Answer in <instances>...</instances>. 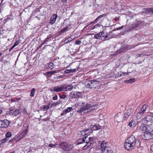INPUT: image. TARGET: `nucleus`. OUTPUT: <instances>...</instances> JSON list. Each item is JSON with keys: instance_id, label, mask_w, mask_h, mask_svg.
Listing matches in <instances>:
<instances>
[{"instance_id": "nucleus-53", "label": "nucleus", "mask_w": 153, "mask_h": 153, "mask_svg": "<svg viewBox=\"0 0 153 153\" xmlns=\"http://www.w3.org/2000/svg\"><path fill=\"white\" fill-rule=\"evenodd\" d=\"M19 41H17L15 42L14 45L16 46L19 44Z\"/></svg>"}, {"instance_id": "nucleus-27", "label": "nucleus", "mask_w": 153, "mask_h": 153, "mask_svg": "<svg viewBox=\"0 0 153 153\" xmlns=\"http://www.w3.org/2000/svg\"><path fill=\"white\" fill-rule=\"evenodd\" d=\"M40 11V10H39L38 9H36L33 11L32 16H36L37 15V13L38 12H39Z\"/></svg>"}, {"instance_id": "nucleus-28", "label": "nucleus", "mask_w": 153, "mask_h": 153, "mask_svg": "<svg viewBox=\"0 0 153 153\" xmlns=\"http://www.w3.org/2000/svg\"><path fill=\"white\" fill-rule=\"evenodd\" d=\"M135 82V79L134 78L130 79L124 81V82L129 83H132Z\"/></svg>"}, {"instance_id": "nucleus-7", "label": "nucleus", "mask_w": 153, "mask_h": 153, "mask_svg": "<svg viewBox=\"0 0 153 153\" xmlns=\"http://www.w3.org/2000/svg\"><path fill=\"white\" fill-rule=\"evenodd\" d=\"M133 109L132 108H128L125 112L123 115V118L125 119H127L131 115L133 111Z\"/></svg>"}, {"instance_id": "nucleus-26", "label": "nucleus", "mask_w": 153, "mask_h": 153, "mask_svg": "<svg viewBox=\"0 0 153 153\" xmlns=\"http://www.w3.org/2000/svg\"><path fill=\"white\" fill-rule=\"evenodd\" d=\"M106 144V142H105V141H103L101 143V146L102 148V149H103L104 148H106L107 147H108V146H107Z\"/></svg>"}, {"instance_id": "nucleus-52", "label": "nucleus", "mask_w": 153, "mask_h": 153, "mask_svg": "<svg viewBox=\"0 0 153 153\" xmlns=\"http://www.w3.org/2000/svg\"><path fill=\"white\" fill-rule=\"evenodd\" d=\"M66 97V96L65 95H62L60 96V97L61 99H64Z\"/></svg>"}, {"instance_id": "nucleus-33", "label": "nucleus", "mask_w": 153, "mask_h": 153, "mask_svg": "<svg viewBox=\"0 0 153 153\" xmlns=\"http://www.w3.org/2000/svg\"><path fill=\"white\" fill-rule=\"evenodd\" d=\"M143 113L140 111L137 114L136 117L137 119L140 118L142 115H143Z\"/></svg>"}, {"instance_id": "nucleus-14", "label": "nucleus", "mask_w": 153, "mask_h": 153, "mask_svg": "<svg viewBox=\"0 0 153 153\" xmlns=\"http://www.w3.org/2000/svg\"><path fill=\"white\" fill-rule=\"evenodd\" d=\"M9 124V121L7 120H1V128H6Z\"/></svg>"}, {"instance_id": "nucleus-35", "label": "nucleus", "mask_w": 153, "mask_h": 153, "mask_svg": "<svg viewBox=\"0 0 153 153\" xmlns=\"http://www.w3.org/2000/svg\"><path fill=\"white\" fill-rule=\"evenodd\" d=\"M27 131H28V128H27L23 131L22 133V134L23 135L24 137H25L26 136V135L27 134Z\"/></svg>"}, {"instance_id": "nucleus-16", "label": "nucleus", "mask_w": 153, "mask_h": 153, "mask_svg": "<svg viewBox=\"0 0 153 153\" xmlns=\"http://www.w3.org/2000/svg\"><path fill=\"white\" fill-rule=\"evenodd\" d=\"M137 122L135 120L130 119L128 125L130 127L133 128L137 125Z\"/></svg>"}, {"instance_id": "nucleus-31", "label": "nucleus", "mask_w": 153, "mask_h": 153, "mask_svg": "<svg viewBox=\"0 0 153 153\" xmlns=\"http://www.w3.org/2000/svg\"><path fill=\"white\" fill-rule=\"evenodd\" d=\"M147 108V106L146 105H144L143 107L141 108L140 111L143 112V113L146 111V109Z\"/></svg>"}, {"instance_id": "nucleus-12", "label": "nucleus", "mask_w": 153, "mask_h": 153, "mask_svg": "<svg viewBox=\"0 0 153 153\" xmlns=\"http://www.w3.org/2000/svg\"><path fill=\"white\" fill-rule=\"evenodd\" d=\"M88 137V136H86L83 137V138H80L77 141V144H79L83 143H85L88 144V142L86 139Z\"/></svg>"}, {"instance_id": "nucleus-63", "label": "nucleus", "mask_w": 153, "mask_h": 153, "mask_svg": "<svg viewBox=\"0 0 153 153\" xmlns=\"http://www.w3.org/2000/svg\"><path fill=\"white\" fill-rule=\"evenodd\" d=\"M57 104L56 103H53L51 104V105H56Z\"/></svg>"}, {"instance_id": "nucleus-39", "label": "nucleus", "mask_w": 153, "mask_h": 153, "mask_svg": "<svg viewBox=\"0 0 153 153\" xmlns=\"http://www.w3.org/2000/svg\"><path fill=\"white\" fill-rule=\"evenodd\" d=\"M91 145L90 144V145H88V144H87L85 145L82 148V149L83 150H85L87 149H88V148H89V147Z\"/></svg>"}, {"instance_id": "nucleus-18", "label": "nucleus", "mask_w": 153, "mask_h": 153, "mask_svg": "<svg viewBox=\"0 0 153 153\" xmlns=\"http://www.w3.org/2000/svg\"><path fill=\"white\" fill-rule=\"evenodd\" d=\"M147 126H146L148 131H152L153 128V121L150 123H148Z\"/></svg>"}, {"instance_id": "nucleus-55", "label": "nucleus", "mask_w": 153, "mask_h": 153, "mask_svg": "<svg viewBox=\"0 0 153 153\" xmlns=\"http://www.w3.org/2000/svg\"><path fill=\"white\" fill-rule=\"evenodd\" d=\"M122 52L121 51V50H118L117 52V54H118V53H121V52Z\"/></svg>"}, {"instance_id": "nucleus-48", "label": "nucleus", "mask_w": 153, "mask_h": 153, "mask_svg": "<svg viewBox=\"0 0 153 153\" xmlns=\"http://www.w3.org/2000/svg\"><path fill=\"white\" fill-rule=\"evenodd\" d=\"M14 140H16V138H14L13 139L10 140L9 141V143H12L13 142V141Z\"/></svg>"}, {"instance_id": "nucleus-3", "label": "nucleus", "mask_w": 153, "mask_h": 153, "mask_svg": "<svg viewBox=\"0 0 153 153\" xmlns=\"http://www.w3.org/2000/svg\"><path fill=\"white\" fill-rule=\"evenodd\" d=\"M153 121V117L151 116L147 115L144 118H142L140 121H138V124L141 123L143 125H146L148 123H150Z\"/></svg>"}, {"instance_id": "nucleus-22", "label": "nucleus", "mask_w": 153, "mask_h": 153, "mask_svg": "<svg viewBox=\"0 0 153 153\" xmlns=\"http://www.w3.org/2000/svg\"><path fill=\"white\" fill-rule=\"evenodd\" d=\"M65 89L64 91H71L73 88V86L72 85H68L66 86L64 85Z\"/></svg>"}, {"instance_id": "nucleus-49", "label": "nucleus", "mask_w": 153, "mask_h": 153, "mask_svg": "<svg viewBox=\"0 0 153 153\" xmlns=\"http://www.w3.org/2000/svg\"><path fill=\"white\" fill-rule=\"evenodd\" d=\"M56 145V144L53 145L51 143V144H49V146L51 148H52V147L55 148Z\"/></svg>"}, {"instance_id": "nucleus-43", "label": "nucleus", "mask_w": 153, "mask_h": 153, "mask_svg": "<svg viewBox=\"0 0 153 153\" xmlns=\"http://www.w3.org/2000/svg\"><path fill=\"white\" fill-rule=\"evenodd\" d=\"M124 27V26H123L120 27H119L115 28L113 30L116 31V30H121L123 27Z\"/></svg>"}, {"instance_id": "nucleus-37", "label": "nucleus", "mask_w": 153, "mask_h": 153, "mask_svg": "<svg viewBox=\"0 0 153 153\" xmlns=\"http://www.w3.org/2000/svg\"><path fill=\"white\" fill-rule=\"evenodd\" d=\"M5 135L6 138H8L12 136V133L10 132H8L6 133Z\"/></svg>"}, {"instance_id": "nucleus-13", "label": "nucleus", "mask_w": 153, "mask_h": 153, "mask_svg": "<svg viewBox=\"0 0 153 153\" xmlns=\"http://www.w3.org/2000/svg\"><path fill=\"white\" fill-rule=\"evenodd\" d=\"M115 120L117 122L120 123L122 120H125L126 119L123 118V116L121 114V113H119L115 116Z\"/></svg>"}, {"instance_id": "nucleus-20", "label": "nucleus", "mask_w": 153, "mask_h": 153, "mask_svg": "<svg viewBox=\"0 0 153 153\" xmlns=\"http://www.w3.org/2000/svg\"><path fill=\"white\" fill-rule=\"evenodd\" d=\"M102 26L100 24H97L95 25L94 27L91 28V30L96 29L97 30H100L101 28V27Z\"/></svg>"}, {"instance_id": "nucleus-54", "label": "nucleus", "mask_w": 153, "mask_h": 153, "mask_svg": "<svg viewBox=\"0 0 153 153\" xmlns=\"http://www.w3.org/2000/svg\"><path fill=\"white\" fill-rule=\"evenodd\" d=\"M151 153H153V144L151 146Z\"/></svg>"}, {"instance_id": "nucleus-58", "label": "nucleus", "mask_w": 153, "mask_h": 153, "mask_svg": "<svg viewBox=\"0 0 153 153\" xmlns=\"http://www.w3.org/2000/svg\"><path fill=\"white\" fill-rule=\"evenodd\" d=\"M94 127H95L96 130H98L99 129V126H95Z\"/></svg>"}, {"instance_id": "nucleus-42", "label": "nucleus", "mask_w": 153, "mask_h": 153, "mask_svg": "<svg viewBox=\"0 0 153 153\" xmlns=\"http://www.w3.org/2000/svg\"><path fill=\"white\" fill-rule=\"evenodd\" d=\"M68 29V27H65L64 28L62 29L60 31V33H64L66 30H67Z\"/></svg>"}, {"instance_id": "nucleus-46", "label": "nucleus", "mask_w": 153, "mask_h": 153, "mask_svg": "<svg viewBox=\"0 0 153 153\" xmlns=\"http://www.w3.org/2000/svg\"><path fill=\"white\" fill-rule=\"evenodd\" d=\"M75 43L76 45H79L81 44V41L80 40H77L75 42Z\"/></svg>"}, {"instance_id": "nucleus-5", "label": "nucleus", "mask_w": 153, "mask_h": 153, "mask_svg": "<svg viewBox=\"0 0 153 153\" xmlns=\"http://www.w3.org/2000/svg\"><path fill=\"white\" fill-rule=\"evenodd\" d=\"M59 146L62 150L65 151H69L71 150L73 147V146L68 143H62L59 145Z\"/></svg>"}, {"instance_id": "nucleus-41", "label": "nucleus", "mask_w": 153, "mask_h": 153, "mask_svg": "<svg viewBox=\"0 0 153 153\" xmlns=\"http://www.w3.org/2000/svg\"><path fill=\"white\" fill-rule=\"evenodd\" d=\"M108 37V35L107 34H104L102 36V38H103V37L104 38V39L103 40H108V39H107Z\"/></svg>"}, {"instance_id": "nucleus-29", "label": "nucleus", "mask_w": 153, "mask_h": 153, "mask_svg": "<svg viewBox=\"0 0 153 153\" xmlns=\"http://www.w3.org/2000/svg\"><path fill=\"white\" fill-rule=\"evenodd\" d=\"M36 91V89L35 88H33L32 89L30 93V96L31 97H33L35 95V93Z\"/></svg>"}, {"instance_id": "nucleus-10", "label": "nucleus", "mask_w": 153, "mask_h": 153, "mask_svg": "<svg viewBox=\"0 0 153 153\" xmlns=\"http://www.w3.org/2000/svg\"><path fill=\"white\" fill-rule=\"evenodd\" d=\"M20 112L19 110L11 108L10 109L9 114L10 115L14 116H16Z\"/></svg>"}, {"instance_id": "nucleus-17", "label": "nucleus", "mask_w": 153, "mask_h": 153, "mask_svg": "<svg viewBox=\"0 0 153 153\" xmlns=\"http://www.w3.org/2000/svg\"><path fill=\"white\" fill-rule=\"evenodd\" d=\"M57 16L56 14H53L51 17L50 23L51 24H53L55 23L57 19Z\"/></svg>"}, {"instance_id": "nucleus-8", "label": "nucleus", "mask_w": 153, "mask_h": 153, "mask_svg": "<svg viewBox=\"0 0 153 153\" xmlns=\"http://www.w3.org/2000/svg\"><path fill=\"white\" fill-rule=\"evenodd\" d=\"M64 85H57L53 87V90L56 92L64 91L65 89Z\"/></svg>"}, {"instance_id": "nucleus-25", "label": "nucleus", "mask_w": 153, "mask_h": 153, "mask_svg": "<svg viewBox=\"0 0 153 153\" xmlns=\"http://www.w3.org/2000/svg\"><path fill=\"white\" fill-rule=\"evenodd\" d=\"M140 128V130H142L143 132L144 133H145V132L148 131L146 126H141Z\"/></svg>"}, {"instance_id": "nucleus-62", "label": "nucleus", "mask_w": 153, "mask_h": 153, "mask_svg": "<svg viewBox=\"0 0 153 153\" xmlns=\"http://www.w3.org/2000/svg\"><path fill=\"white\" fill-rule=\"evenodd\" d=\"M119 19V18L117 17H115V18H114V20L115 21H116L117 20H118Z\"/></svg>"}, {"instance_id": "nucleus-44", "label": "nucleus", "mask_w": 153, "mask_h": 153, "mask_svg": "<svg viewBox=\"0 0 153 153\" xmlns=\"http://www.w3.org/2000/svg\"><path fill=\"white\" fill-rule=\"evenodd\" d=\"M8 140V138H4V139H2L1 140V141L2 143H5Z\"/></svg>"}, {"instance_id": "nucleus-2", "label": "nucleus", "mask_w": 153, "mask_h": 153, "mask_svg": "<svg viewBox=\"0 0 153 153\" xmlns=\"http://www.w3.org/2000/svg\"><path fill=\"white\" fill-rule=\"evenodd\" d=\"M82 105L84 111H86L85 113L89 112L95 109V107L97 106V105H91L88 103L85 104V102H82Z\"/></svg>"}, {"instance_id": "nucleus-15", "label": "nucleus", "mask_w": 153, "mask_h": 153, "mask_svg": "<svg viewBox=\"0 0 153 153\" xmlns=\"http://www.w3.org/2000/svg\"><path fill=\"white\" fill-rule=\"evenodd\" d=\"M142 13L147 14H153V7L143 9L142 11Z\"/></svg>"}, {"instance_id": "nucleus-9", "label": "nucleus", "mask_w": 153, "mask_h": 153, "mask_svg": "<svg viewBox=\"0 0 153 153\" xmlns=\"http://www.w3.org/2000/svg\"><path fill=\"white\" fill-rule=\"evenodd\" d=\"M124 146L125 149L127 150H132L135 147L132 144L129 143L128 141H126V140L124 143Z\"/></svg>"}, {"instance_id": "nucleus-51", "label": "nucleus", "mask_w": 153, "mask_h": 153, "mask_svg": "<svg viewBox=\"0 0 153 153\" xmlns=\"http://www.w3.org/2000/svg\"><path fill=\"white\" fill-rule=\"evenodd\" d=\"M58 96L57 95H55L53 97V100H56L57 99Z\"/></svg>"}, {"instance_id": "nucleus-38", "label": "nucleus", "mask_w": 153, "mask_h": 153, "mask_svg": "<svg viewBox=\"0 0 153 153\" xmlns=\"http://www.w3.org/2000/svg\"><path fill=\"white\" fill-rule=\"evenodd\" d=\"M73 109L72 107H69L67 109L65 110V111L67 113L70 111L71 110Z\"/></svg>"}, {"instance_id": "nucleus-21", "label": "nucleus", "mask_w": 153, "mask_h": 153, "mask_svg": "<svg viewBox=\"0 0 153 153\" xmlns=\"http://www.w3.org/2000/svg\"><path fill=\"white\" fill-rule=\"evenodd\" d=\"M57 73L56 71H48L46 72L45 75L48 76H50L52 74Z\"/></svg>"}, {"instance_id": "nucleus-30", "label": "nucleus", "mask_w": 153, "mask_h": 153, "mask_svg": "<svg viewBox=\"0 0 153 153\" xmlns=\"http://www.w3.org/2000/svg\"><path fill=\"white\" fill-rule=\"evenodd\" d=\"M84 130L85 131V135H89L92 132V130L90 129L86 130L85 129Z\"/></svg>"}, {"instance_id": "nucleus-47", "label": "nucleus", "mask_w": 153, "mask_h": 153, "mask_svg": "<svg viewBox=\"0 0 153 153\" xmlns=\"http://www.w3.org/2000/svg\"><path fill=\"white\" fill-rule=\"evenodd\" d=\"M83 111H84V110L82 107L80 109H79L77 110V112L79 113H80Z\"/></svg>"}, {"instance_id": "nucleus-45", "label": "nucleus", "mask_w": 153, "mask_h": 153, "mask_svg": "<svg viewBox=\"0 0 153 153\" xmlns=\"http://www.w3.org/2000/svg\"><path fill=\"white\" fill-rule=\"evenodd\" d=\"M104 15H101L100 16H99L97 19H96L95 20V21L94 22H97V20L99 19V18H101V17H102L103 16H104Z\"/></svg>"}, {"instance_id": "nucleus-11", "label": "nucleus", "mask_w": 153, "mask_h": 153, "mask_svg": "<svg viewBox=\"0 0 153 153\" xmlns=\"http://www.w3.org/2000/svg\"><path fill=\"white\" fill-rule=\"evenodd\" d=\"M82 93L80 92H71L70 93L71 96L72 98H76L81 96Z\"/></svg>"}, {"instance_id": "nucleus-64", "label": "nucleus", "mask_w": 153, "mask_h": 153, "mask_svg": "<svg viewBox=\"0 0 153 153\" xmlns=\"http://www.w3.org/2000/svg\"><path fill=\"white\" fill-rule=\"evenodd\" d=\"M35 17L37 18L39 20L40 19V18L38 17L37 16H36Z\"/></svg>"}, {"instance_id": "nucleus-59", "label": "nucleus", "mask_w": 153, "mask_h": 153, "mask_svg": "<svg viewBox=\"0 0 153 153\" xmlns=\"http://www.w3.org/2000/svg\"><path fill=\"white\" fill-rule=\"evenodd\" d=\"M11 101L13 102H15V100L14 99H11Z\"/></svg>"}, {"instance_id": "nucleus-34", "label": "nucleus", "mask_w": 153, "mask_h": 153, "mask_svg": "<svg viewBox=\"0 0 153 153\" xmlns=\"http://www.w3.org/2000/svg\"><path fill=\"white\" fill-rule=\"evenodd\" d=\"M85 131L84 130L82 131H80L78 133V134L80 136H82L85 135Z\"/></svg>"}, {"instance_id": "nucleus-6", "label": "nucleus", "mask_w": 153, "mask_h": 153, "mask_svg": "<svg viewBox=\"0 0 153 153\" xmlns=\"http://www.w3.org/2000/svg\"><path fill=\"white\" fill-rule=\"evenodd\" d=\"M152 131H148L143 134L142 136L143 138L146 140H149L153 138V133H152Z\"/></svg>"}, {"instance_id": "nucleus-40", "label": "nucleus", "mask_w": 153, "mask_h": 153, "mask_svg": "<svg viewBox=\"0 0 153 153\" xmlns=\"http://www.w3.org/2000/svg\"><path fill=\"white\" fill-rule=\"evenodd\" d=\"M53 64L52 62H50L48 64V67L49 68H51V69H53Z\"/></svg>"}, {"instance_id": "nucleus-57", "label": "nucleus", "mask_w": 153, "mask_h": 153, "mask_svg": "<svg viewBox=\"0 0 153 153\" xmlns=\"http://www.w3.org/2000/svg\"><path fill=\"white\" fill-rule=\"evenodd\" d=\"M71 72H74L76 71V69H75L71 70Z\"/></svg>"}, {"instance_id": "nucleus-50", "label": "nucleus", "mask_w": 153, "mask_h": 153, "mask_svg": "<svg viewBox=\"0 0 153 153\" xmlns=\"http://www.w3.org/2000/svg\"><path fill=\"white\" fill-rule=\"evenodd\" d=\"M71 72V70H70L67 69L65 71V74H68Z\"/></svg>"}, {"instance_id": "nucleus-56", "label": "nucleus", "mask_w": 153, "mask_h": 153, "mask_svg": "<svg viewBox=\"0 0 153 153\" xmlns=\"http://www.w3.org/2000/svg\"><path fill=\"white\" fill-rule=\"evenodd\" d=\"M66 114V113L64 111V112H63L62 113H61V116L64 115H65Z\"/></svg>"}, {"instance_id": "nucleus-36", "label": "nucleus", "mask_w": 153, "mask_h": 153, "mask_svg": "<svg viewBox=\"0 0 153 153\" xmlns=\"http://www.w3.org/2000/svg\"><path fill=\"white\" fill-rule=\"evenodd\" d=\"M49 106L48 105H46L43 106L42 109L44 111H46L49 109Z\"/></svg>"}, {"instance_id": "nucleus-61", "label": "nucleus", "mask_w": 153, "mask_h": 153, "mask_svg": "<svg viewBox=\"0 0 153 153\" xmlns=\"http://www.w3.org/2000/svg\"><path fill=\"white\" fill-rule=\"evenodd\" d=\"M90 25V24H89V25H86V26H85V27L83 29V30H86V29H86V28L87 27H88V26Z\"/></svg>"}, {"instance_id": "nucleus-60", "label": "nucleus", "mask_w": 153, "mask_h": 153, "mask_svg": "<svg viewBox=\"0 0 153 153\" xmlns=\"http://www.w3.org/2000/svg\"><path fill=\"white\" fill-rule=\"evenodd\" d=\"M16 46H15V45H13L11 48L10 50H11L13 49Z\"/></svg>"}, {"instance_id": "nucleus-32", "label": "nucleus", "mask_w": 153, "mask_h": 153, "mask_svg": "<svg viewBox=\"0 0 153 153\" xmlns=\"http://www.w3.org/2000/svg\"><path fill=\"white\" fill-rule=\"evenodd\" d=\"M51 39H50V37H47V38H46L44 41L42 43V45H43L45 44V43L47 42H49L51 40Z\"/></svg>"}, {"instance_id": "nucleus-23", "label": "nucleus", "mask_w": 153, "mask_h": 153, "mask_svg": "<svg viewBox=\"0 0 153 153\" xmlns=\"http://www.w3.org/2000/svg\"><path fill=\"white\" fill-rule=\"evenodd\" d=\"M96 139L93 137H90L88 138V143H90L91 145V143H94L96 141Z\"/></svg>"}, {"instance_id": "nucleus-1", "label": "nucleus", "mask_w": 153, "mask_h": 153, "mask_svg": "<svg viewBox=\"0 0 153 153\" xmlns=\"http://www.w3.org/2000/svg\"><path fill=\"white\" fill-rule=\"evenodd\" d=\"M126 140V141H128L129 143L132 144L135 147L137 148H138L140 145V140L136 139L135 136L134 135H131Z\"/></svg>"}, {"instance_id": "nucleus-19", "label": "nucleus", "mask_w": 153, "mask_h": 153, "mask_svg": "<svg viewBox=\"0 0 153 153\" xmlns=\"http://www.w3.org/2000/svg\"><path fill=\"white\" fill-rule=\"evenodd\" d=\"M104 32L102 31L98 34H96L94 36V38L97 39H99L100 37H102V36L104 34Z\"/></svg>"}, {"instance_id": "nucleus-4", "label": "nucleus", "mask_w": 153, "mask_h": 153, "mask_svg": "<svg viewBox=\"0 0 153 153\" xmlns=\"http://www.w3.org/2000/svg\"><path fill=\"white\" fill-rule=\"evenodd\" d=\"M100 86V82L96 80H92L89 81L87 85V87L88 88H99Z\"/></svg>"}, {"instance_id": "nucleus-24", "label": "nucleus", "mask_w": 153, "mask_h": 153, "mask_svg": "<svg viewBox=\"0 0 153 153\" xmlns=\"http://www.w3.org/2000/svg\"><path fill=\"white\" fill-rule=\"evenodd\" d=\"M73 36H71L70 37H68L64 41V42L65 43H67L70 42L72 40L74 39V38L73 37Z\"/></svg>"}]
</instances>
